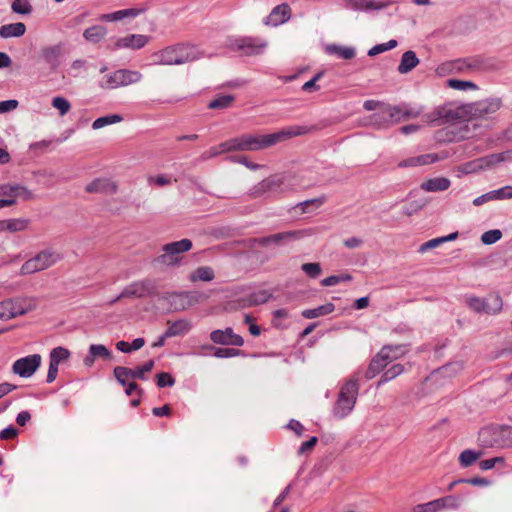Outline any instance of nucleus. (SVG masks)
Listing matches in <instances>:
<instances>
[{"label":"nucleus","instance_id":"obj_40","mask_svg":"<svg viewBox=\"0 0 512 512\" xmlns=\"http://www.w3.org/2000/svg\"><path fill=\"white\" fill-rule=\"evenodd\" d=\"M327 52L334 54L341 59L349 60L355 57V49L352 47H344L339 45H330L327 47Z\"/></svg>","mask_w":512,"mask_h":512},{"label":"nucleus","instance_id":"obj_62","mask_svg":"<svg viewBox=\"0 0 512 512\" xmlns=\"http://www.w3.org/2000/svg\"><path fill=\"white\" fill-rule=\"evenodd\" d=\"M505 460L503 457H493L490 459L481 460L479 462V468L481 470H490L494 468L497 464H504Z\"/></svg>","mask_w":512,"mask_h":512},{"label":"nucleus","instance_id":"obj_51","mask_svg":"<svg viewBox=\"0 0 512 512\" xmlns=\"http://www.w3.org/2000/svg\"><path fill=\"white\" fill-rule=\"evenodd\" d=\"M500 448L512 447V426H501Z\"/></svg>","mask_w":512,"mask_h":512},{"label":"nucleus","instance_id":"obj_49","mask_svg":"<svg viewBox=\"0 0 512 512\" xmlns=\"http://www.w3.org/2000/svg\"><path fill=\"white\" fill-rule=\"evenodd\" d=\"M11 8L13 12L22 15H27L32 12V6L28 0H14Z\"/></svg>","mask_w":512,"mask_h":512},{"label":"nucleus","instance_id":"obj_63","mask_svg":"<svg viewBox=\"0 0 512 512\" xmlns=\"http://www.w3.org/2000/svg\"><path fill=\"white\" fill-rule=\"evenodd\" d=\"M440 511L439 503L436 500L415 506V512H438Z\"/></svg>","mask_w":512,"mask_h":512},{"label":"nucleus","instance_id":"obj_42","mask_svg":"<svg viewBox=\"0 0 512 512\" xmlns=\"http://www.w3.org/2000/svg\"><path fill=\"white\" fill-rule=\"evenodd\" d=\"M114 377L118 383L125 386L129 378H132V368L116 366L113 370Z\"/></svg>","mask_w":512,"mask_h":512},{"label":"nucleus","instance_id":"obj_43","mask_svg":"<svg viewBox=\"0 0 512 512\" xmlns=\"http://www.w3.org/2000/svg\"><path fill=\"white\" fill-rule=\"evenodd\" d=\"M30 221L24 218L7 219V231L9 232H20L28 228Z\"/></svg>","mask_w":512,"mask_h":512},{"label":"nucleus","instance_id":"obj_55","mask_svg":"<svg viewBox=\"0 0 512 512\" xmlns=\"http://www.w3.org/2000/svg\"><path fill=\"white\" fill-rule=\"evenodd\" d=\"M401 106H402L403 121L409 120V119H415V118L419 117L423 112L422 108L411 107L407 104H401Z\"/></svg>","mask_w":512,"mask_h":512},{"label":"nucleus","instance_id":"obj_28","mask_svg":"<svg viewBox=\"0 0 512 512\" xmlns=\"http://www.w3.org/2000/svg\"><path fill=\"white\" fill-rule=\"evenodd\" d=\"M406 345L398 344V345H384L380 349V354H382L387 360V364L391 363L394 360H397L403 357L407 353Z\"/></svg>","mask_w":512,"mask_h":512},{"label":"nucleus","instance_id":"obj_10","mask_svg":"<svg viewBox=\"0 0 512 512\" xmlns=\"http://www.w3.org/2000/svg\"><path fill=\"white\" fill-rule=\"evenodd\" d=\"M41 365V356L32 354L16 360L12 365L13 373L20 377H31Z\"/></svg>","mask_w":512,"mask_h":512},{"label":"nucleus","instance_id":"obj_24","mask_svg":"<svg viewBox=\"0 0 512 512\" xmlns=\"http://www.w3.org/2000/svg\"><path fill=\"white\" fill-rule=\"evenodd\" d=\"M348 6L354 10H380L392 5L391 0L375 2L374 0H347Z\"/></svg>","mask_w":512,"mask_h":512},{"label":"nucleus","instance_id":"obj_6","mask_svg":"<svg viewBox=\"0 0 512 512\" xmlns=\"http://www.w3.org/2000/svg\"><path fill=\"white\" fill-rule=\"evenodd\" d=\"M157 293V286L154 280L143 279L127 285L122 292L113 300L110 305L117 303L122 298H144L154 296Z\"/></svg>","mask_w":512,"mask_h":512},{"label":"nucleus","instance_id":"obj_64","mask_svg":"<svg viewBox=\"0 0 512 512\" xmlns=\"http://www.w3.org/2000/svg\"><path fill=\"white\" fill-rule=\"evenodd\" d=\"M468 307L476 313H483L484 300L479 297H470L467 299Z\"/></svg>","mask_w":512,"mask_h":512},{"label":"nucleus","instance_id":"obj_34","mask_svg":"<svg viewBox=\"0 0 512 512\" xmlns=\"http://www.w3.org/2000/svg\"><path fill=\"white\" fill-rule=\"evenodd\" d=\"M335 310L333 303H326L313 309H305L301 312V315L305 319H314L320 316H325L332 313Z\"/></svg>","mask_w":512,"mask_h":512},{"label":"nucleus","instance_id":"obj_11","mask_svg":"<svg viewBox=\"0 0 512 512\" xmlns=\"http://www.w3.org/2000/svg\"><path fill=\"white\" fill-rule=\"evenodd\" d=\"M307 235H309V233L306 230L285 231L265 237L255 238L254 243L260 246H268L270 244L280 245L285 241L299 240Z\"/></svg>","mask_w":512,"mask_h":512},{"label":"nucleus","instance_id":"obj_52","mask_svg":"<svg viewBox=\"0 0 512 512\" xmlns=\"http://www.w3.org/2000/svg\"><path fill=\"white\" fill-rule=\"evenodd\" d=\"M302 271L310 278L316 279L320 276L322 269L319 263H304L301 266Z\"/></svg>","mask_w":512,"mask_h":512},{"label":"nucleus","instance_id":"obj_18","mask_svg":"<svg viewBox=\"0 0 512 512\" xmlns=\"http://www.w3.org/2000/svg\"><path fill=\"white\" fill-rule=\"evenodd\" d=\"M375 121L387 126L403 121L402 106H386L380 112L374 114Z\"/></svg>","mask_w":512,"mask_h":512},{"label":"nucleus","instance_id":"obj_50","mask_svg":"<svg viewBox=\"0 0 512 512\" xmlns=\"http://www.w3.org/2000/svg\"><path fill=\"white\" fill-rule=\"evenodd\" d=\"M214 350V356L217 358H230L242 355L243 352L237 348H215L211 347Z\"/></svg>","mask_w":512,"mask_h":512},{"label":"nucleus","instance_id":"obj_60","mask_svg":"<svg viewBox=\"0 0 512 512\" xmlns=\"http://www.w3.org/2000/svg\"><path fill=\"white\" fill-rule=\"evenodd\" d=\"M492 200L496 199H511L512 198V186H505L498 190L490 191Z\"/></svg>","mask_w":512,"mask_h":512},{"label":"nucleus","instance_id":"obj_37","mask_svg":"<svg viewBox=\"0 0 512 512\" xmlns=\"http://www.w3.org/2000/svg\"><path fill=\"white\" fill-rule=\"evenodd\" d=\"M483 456V451L481 450H472L466 449L462 451L458 457L459 465L462 468H467L474 464L477 460H479Z\"/></svg>","mask_w":512,"mask_h":512},{"label":"nucleus","instance_id":"obj_59","mask_svg":"<svg viewBox=\"0 0 512 512\" xmlns=\"http://www.w3.org/2000/svg\"><path fill=\"white\" fill-rule=\"evenodd\" d=\"M227 143V140L220 143L219 145L217 146H213L211 147L208 151H206L204 154H203V158L204 159H209V158H212V157H216L222 153H227V152H233V150H226V148H224L223 146Z\"/></svg>","mask_w":512,"mask_h":512},{"label":"nucleus","instance_id":"obj_48","mask_svg":"<svg viewBox=\"0 0 512 512\" xmlns=\"http://www.w3.org/2000/svg\"><path fill=\"white\" fill-rule=\"evenodd\" d=\"M353 279L352 275L349 273H342L339 275H331L329 277L324 278L321 280L322 286H334L340 282H349Z\"/></svg>","mask_w":512,"mask_h":512},{"label":"nucleus","instance_id":"obj_14","mask_svg":"<svg viewBox=\"0 0 512 512\" xmlns=\"http://www.w3.org/2000/svg\"><path fill=\"white\" fill-rule=\"evenodd\" d=\"M210 340L219 345L224 346H237L241 347L244 345V339L242 336L235 334L231 327H227L224 330H214L210 333Z\"/></svg>","mask_w":512,"mask_h":512},{"label":"nucleus","instance_id":"obj_53","mask_svg":"<svg viewBox=\"0 0 512 512\" xmlns=\"http://www.w3.org/2000/svg\"><path fill=\"white\" fill-rule=\"evenodd\" d=\"M397 46V41L392 39L390 41H388L387 43H382V44H377L375 46H373L369 51H368V55L369 56H376L380 53H383L385 51H388L390 49H393Z\"/></svg>","mask_w":512,"mask_h":512},{"label":"nucleus","instance_id":"obj_41","mask_svg":"<svg viewBox=\"0 0 512 512\" xmlns=\"http://www.w3.org/2000/svg\"><path fill=\"white\" fill-rule=\"evenodd\" d=\"M404 372V366L402 364H394L389 369L383 372L380 380L378 381V386L396 378L400 374Z\"/></svg>","mask_w":512,"mask_h":512},{"label":"nucleus","instance_id":"obj_44","mask_svg":"<svg viewBox=\"0 0 512 512\" xmlns=\"http://www.w3.org/2000/svg\"><path fill=\"white\" fill-rule=\"evenodd\" d=\"M122 120H123L122 116L118 115V114H113V115H107V116L99 117V118H97L92 123V128L93 129H100V128L106 126V125H110V124L121 122Z\"/></svg>","mask_w":512,"mask_h":512},{"label":"nucleus","instance_id":"obj_17","mask_svg":"<svg viewBox=\"0 0 512 512\" xmlns=\"http://www.w3.org/2000/svg\"><path fill=\"white\" fill-rule=\"evenodd\" d=\"M23 300L6 299L0 302V319L9 320L28 312V308L22 305Z\"/></svg>","mask_w":512,"mask_h":512},{"label":"nucleus","instance_id":"obj_8","mask_svg":"<svg viewBox=\"0 0 512 512\" xmlns=\"http://www.w3.org/2000/svg\"><path fill=\"white\" fill-rule=\"evenodd\" d=\"M267 42L260 37L244 36L233 40L230 49L245 56H256L264 52Z\"/></svg>","mask_w":512,"mask_h":512},{"label":"nucleus","instance_id":"obj_1","mask_svg":"<svg viewBox=\"0 0 512 512\" xmlns=\"http://www.w3.org/2000/svg\"><path fill=\"white\" fill-rule=\"evenodd\" d=\"M309 132L305 126H291L271 134L245 133L227 140L223 146L226 150L234 151H258L274 146L280 142L295 136Z\"/></svg>","mask_w":512,"mask_h":512},{"label":"nucleus","instance_id":"obj_36","mask_svg":"<svg viewBox=\"0 0 512 512\" xmlns=\"http://www.w3.org/2000/svg\"><path fill=\"white\" fill-rule=\"evenodd\" d=\"M107 34L106 27L102 25H94L84 30L83 37L91 43L100 42Z\"/></svg>","mask_w":512,"mask_h":512},{"label":"nucleus","instance_id":"obj_57","mask_svg":"<svg viewBox=\"0 0 512 512\" xmlns=\"http://www.w3.org/2000/svg\"><path fill=\"white\" fill-rule=\"evenodd\" d=\"M501 237H502V232L500 230H497V229L489 230L482 234L481 241L484 244L490 245V244H493V243L497 242L498 240H500Z\"/></svg>","mask_w":512,"mask_h":512},{"label":"nucleus","instance_id":"obj_33","mask_svg":"<svg viewBox=\"0 0 512 512\" xmlns=\"http://www.w3.org/2000/svg\"><path fill=\"white\" fill-rule=\"evenodd\" d=\"M25 32L26 26L22 22L6 24L0 27V37L2 38L21 37Z\"/></svg>","mask_w":512,"mask_h":512},{"label":"nucleus","instance_id":"obj_25","mask_svg":"<svg viewBox=\"0 0 512 512\" xmlns=\"http://www.w3.org/2000/svg\"><path fill=\"white\" fill-rule=\"evenodd\" d=\"M484 300L483 313L488 315H497L502 311L503 300L498 292H492L488 294Z\"/></svg>","mask_w":512,"mask_h":512},{"label":"nucleus","instance_id":"obj_15","mask_svg":"<svg viewBox=\"0 0 512 512\" xmlns=\"http://www.w3.org/2000/svg\"><path fill=\"white\" fill-rule=\"evenodd\" d=\"M501 426H488L478 433V442L484 448H500Z\"/></svg>","mask_w":512,"mask_h":512},{"label":"nucleus","instance_id":"obj_54","mask_svg":"<svg viewBox=\"0 0 512 512\" xmlns=\"http://www.w3.org/2000/svg\"><path fill=\"white\" fill-rule=\"evenodd\" d=\"M52 106L59 111L61 116L68 113L71 108L69 101L67 99H65L64 97H60V96L53 98Z\"/></svg>","mask_w":512,"mask_h":512},{"label":"nucleus","instance_id":"obj_47","mask_svg":"<svg viewBox=\"0 0 512 512\" xmlns=\"http://www.w3.org/2000/svg\"><path fill=\"white\" fill-rule=\"evenodd\" d=\"M439 503L440 510L442 509H457L460 505V499L455 495H448L439 499H436Z\"/></svg>","mask_w":512,"mask_h":512},{"label":"nucleus","instance_id":"obj_3","mask_svg":"<svg viewBox=\"0 0 512 512\" xmlns=\"http://www.w3.org/2000/svg\"><path fill=\"white\" fill-rule=\"evenodd\" d=\"M357 378H351L341 387L333 413L338 418L346 417L354 408L358 396Z\"/></svg>","mask_w":512,"mask_h":512},{"label":"nucleus","instance_id":"obj_4","mask_svg":"<svg viewBox=\"0 0 512 512\" xmlns=\"http://www.w3.org/2000/svg\"><path fill=\"white\" fill-rule=\"evenodd\" d=\"M61 259V254L57 253L55 250L51 248L44 249L38 252L34 257L26 260L22 264L19 273L22 276L34 274L52 267Z\"/></svg>","mask_w":512,"mask_h":512},{"label":"nucleus","instance_id":"obj_12","mask_svg":"<svg viewBox=\"0 0 512 512\" xmlns=\"http://www.w3.org/2000/svg\"><path fill=\"white\" fill-rule=\"evenodd\" d=\"M150 41V37L143 34H128L117 38L108 48L112 51L119 49L139 50L145 47Z\"/></svg>","mask_w":512,"mask_h":512},{"label":"nucleus","instance_id":"obj_32","mask_svg":"<svg viewBox=\"0 0 512 512\" xmlns=\"http://www.w3.org/2000/svg\"><path fill=\"white\" fill-rule=\"evenodd\" d=\"M419 64V59L414 51H406L401 57L400 64L398 66V72L400 74H406L412 71Z\"/></svg>","mask_w":512,"mask_h":512},{"label":"nucleus","instance_id":"obj_5","mask_svg":"<svg viewBox=\"0 0 512 512\" xmlns=\"http://www.w3.org/2000/svg\"><path fill=\"white\" fill-rule=\"evenodd\" d=\"M192 247V241L187 238L167 243L162 246V254L155 261L167 266L179 265L182 260V254L191 250Z\"/></svg>","mask_w":512,"mask_h":512},{"label":"nucleus","instance_id":"obj_35","mask_svg":"<svg viewBox=\"0 0 512 512\" xmlns=\"http://www.w3.org/2000/svg\"><path fill=\"white\" fill-rule=\"evenodd\" d=\"M235 96L233 95H217L213 100L207 104V108L210 110H224L233 105Z\"/></svg>","mask_w":512,"mask_h":512},{"label":"nucleus","instance_id":"obj_58","mask_svg":"<svg viewBox=\"0 0 512 512\" xmlns=\"http://www.w3.org/2000/svg\"><path fill=\"white\" fill-rule=\"evenodd\" d=\"M447 85L453 89L466 90L468 88L475 89L476 85L470 81H462L458 79H448Z\"/></svg>","mask_w":512,"mask_h":512},{"label":"nucleus","instance_id":"obj_21","mask_svg":"<svg viewBox=\"0 0 512 512\" xmlns=\"http://www.w3.org/2000/svg\"><path fill=\"white\" fill-rule=\"evenodd\" d=\"M144 11L145 9L142 8L123 9L112 13L101 14L99 16V20L102 22H115L123 20L124 18H135Z\"/></svg>","mask_w":512,"mask_h":512},{"label":"nucleus","instance_id":"obj_20","mask_svg":"<svg viewBox=\"0 0 512 512\" xmlns=\"http://www.w3.org/2000/svg\"><path fill=\"white\" fill-rule=\"evenodd\" d=\"M85 191L87 193L115 194L117 185L109 179L97 178L85 187Z\"/></svg>","mask_w":512,"mask_h":512},{"label":"nucleus","instance_id":"obj_16","mask_svg":"<svg viewBox=\"0 0 512 512\" xmlns=\"http://www.w3.org/2000/svg\"><path fill=\"white\" fill-rule=\"evenodd\" d=\"M462 113L463 111L461 109L454 111L446 106H439L431 113L426 114L425 119L429 123L438 122V124H441L461 118Z\"/></svg>","mask_w":512,"mask_h":512},{"label":"nucleus","instance_id":"obj_7","mask_svg":"<svg viewBox=\"0 0 512 512\" xmlns=\"http://www.w3.org/2000/svg\"><path fill=\"white\" fill-rule=\"evenodd\" d=\"M502 106L499 98H489L468 104L461 108L463 114L469 118H489Z\"/></svg>","mask_w":512,"mask_h":512},{"label":"nucleus","instance_id":"obj_9","mask_svg":"<svg viewBox=\"0 0 512 512\" xmlns=\"http://www.w3.org/2000/svg\"><path fill=\"white\" fill-rule=\"evenodd\" d=\"M142 74L139 71L129 69H119L105 77V82L101 85L106 89H115L121 86H127L137 83L141 80Z\"/></svg>","mask_w":512,"mask_h":512},{"label":"nucleus","instance_id":"obj_61","mask_svg":"<svg viewBox=\"0 0 512 512\" xmlns=\"http://www.w3.org/2000/svg\"><path fill=\"white\" fill-rule=\"evenodd\" d=\"M157 385L160 388H164L166 386H173L175 383V379L171 374L167 372H160L156 375Z\"/></svg>","mask_w":512,"mask_h":512},{"label":"nucleus","instance_id":"obj_2","mask_svg":"<svg viewBox=\"0 0 512 512\" xmlns=\"http://www.w3.org/2000/svg\"><path fill=\"white\" fill-rule=\"evenodd\" d=\"M155 63L161 65H181L199 58L193 45L178 43L167 46L153 54Z\"/></svg>","mask_w":512,"mask_h":512},{"label":"nucleus","instance_id":"obj_31","mask_svg":"<svg viewBox=\"0 0 512 512\" xmlns=\"http://www.w3.org/2000/svg\"><path fill=\"white\" fill-rule=\"evenodd\" d=\"M420 187L427 192L445 191L450 187V180L446 177L432 178L423 182Z\"/></svg>","mask_w":512,"mask_h":512},{"label":"nucleus","instance_id":"obj_30","mask_svg":"<svg viewBox=\"0 0 512 512\" xmlns=\"http://www.w3.org/2000/svg\"><path fill=\"white\" fill-rule=\"evenodd\" d=\"M272 294L266 290L253 292L241 299L242 307H254L269 301Z\"/></svg>","mask_w":512,"mask_h":512},{"label":"nucleus","instance_id":"obj_23","mask_svg":"<svg viewBox=\"0 0 512 512\" xmlns=\"http://www.w3.org/2000/svg\"><path fill=\"white\" fill-rule=\"evenodd\" d=\"M263 182H264V184L266 186V190L268 192L284 193L289 190V187L287 185L288 176H286L284 174L271 175V176L263 179Z\"/></svg>","mask_w":512,"mask_h":512},{"label":"nucleus","instance_id":"obj_19","mask_svg":"<svg viewBox=\"0 0 512 512\" xmlns=\"http://www.w3.org/2000/svg\"><path fill=\"white\" fill-rule=\"evenodd\" d=\"M291 17V8L287 3L274 7L271 13L264 19L267 26H278L287 22Z\"/></svg>","mask_w":512,"mask_h":512},{"label":"nucleus","instance_id":"obj_29","mask_svg":"<svg viewBox=\"0 0 512 512\" xmlns=\"http://www.w3.org/2000/svg\"><path fill=\"white\" fill-rule=\"evenodd\" d=\"M62 53V44L59 43L53 46H44L41 48V55L44 61L52 68L58 65V59Z\"/></svg>","mask_w":512,"mask_h":512},{"label":"nucleus","instance_id":"obj_22","mask_svg":"<svg viewBox=\"0 0 512 512\" xmlns=\"http://www.w3.org/2000/svg\"><path fill=\"white\" fill-rule=\"evenodd\" d=\"M441 159H442V157H440L436 153H428V154H423V155L407 158V159L399 162L398 166L401 168L424 166V165L435 163Z\"/></svg>","mask_w":512,"mask_h":512},{"label":"nucleus","instance_id":"obj_26","mask_svg":"<svg viewBox=\"0 0 512 512\" xmlns=\"http://www.w3.org/2000/svg\"><path fill=\"white\" fill-rule=\"evenodd\" d=\"M168 328L165 331V337L183 336L191 329V323L184 319L177 321H167Z\"/></svg>","mask_w":512,"mask_h":512},{"label":"nucleus","instance_id":"obj_56","mask_svg":"<svg viewBox=\"0 0 512 512\" xmlns=\"http://www.w3.org/2000/svg\"><path fill=\"white\" fill-rule=\"evenodd\" d=\"M89 352L95 358L102 357L104 359H109L111 357V352L104 345L101 344H92L89 347Z\"/></svg>","mask_w":512,"mask_h":512},{"label":"nucleus","instance_id":"obj_45","mask_svg":"<svg viewBox=\"0 0 512 512\" xmlns=\"http://www.w3.org/2000/svg\"><path fill=\"white\" fill-rule=\"evenodd\" d=\"M154 367V360L150 359L143 365L137 366L132 369V379L146 380L145 374L150 372Z\"/></svg>","mask_w":512,"mask_h":512},{"label":"nucleus","instance_id":"obj_46","mask_svg":"<svg viewBox=\"0 0 512 512\" xmlns=\"http://www.w3.org/2000/svg\"><path fill=\"white\" fill-rule=\"evenodd\" d=\"M70 357V351L64 347H56L50 352V362L59 365Z\"/></svg>","mask_w":512,"mask_h":512},{"label":"nucleus","instance_id":"obj_27","mask_svg":"<svg viewBox=\"0 0 512 512\" xmlns=\"http://www.w3.org/2000/svg\"><path fill=\"white\" fill-rule=\"evenodd\" d=\"M385 358L380 352H378L370 361L367 370L365 371V378L367 380L373 379L388 365Z\"/></svg>","mask_w":512,"mask_h":512},{"label":"nucleus","instance_id":"obj_13","mask_svg":"<svg viewBox=\"0 0 512 512\" xmlns=\"http://www.w3.org/2000/svg\"><path fill=\"white\" fill-rule=\"evenodd\" d=\"M0 195L9 197L7 199H0V208L14 205L17 197H21L24 200H30L33 197L32 193L21 185L0 186Z\"/></svg>","mask_w":512,"mask_h":512},{"label":"nucleus","instance_id":"obj_39","mask_svg":"<svg viewBox=\"0 0 512 512\" xmlns=\"http://www.w3.org/2000/svg\"><path fill=\"white\" fill-rule=\"evenodd\" d=\"M505 160L504 153L490 154L485 157L477 159L474 163L480 169L492 167Z\"/></svg>","mask_w":512,"mask_h":512},{"label":"nucleus","instance_id":"obj_38","mask_svg":"<svg viewBox=\"0 0 512 512\" xmlns=\"http://www.w3.org/2000/svg\"><path fill=\"white\" fill-rule=\"evenodd\" d=\"M215 277L214 271L209 266H201L198 267L191 275L190 280L193 282L196 281H212Z\"/></svg>","mask_w":512,"mask_h":512}]
</instances>
